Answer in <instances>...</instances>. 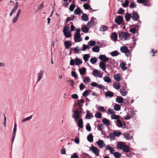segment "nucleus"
I'll use <instances>...</instances> for the list:
<instances>
[{
	"label": "nucleus",
	"mask_w": 158,
	"mask_h": 158,
	"mask_svg": "<svg viewBox=\"0 0 158 158\" xmlns=\"http://www.w3.org/2000/svg\"><path fill=\"white\" fill-rule=\"evenodd\" d=\"M125 145V143L122 142H119L117 144V149L121 150L123 148Z\"/></svg>",
	"instance_id": "obj_18"
},
{
	"label": "nucleus",
	"mask_w": 158,
	"mask_h": 158,
	"mask_svg": "<svg viewBox=\"0 0 158 158\" xmlns=\"http://www.w3.org/2000/svg\"><path fill=\"white\" fill-rule=\"evenodd\" d=\"M17 9L14 7L12 9L11 12H10V16H12L13 14L15 13V12L16 11Z\"/></svg>",
	"instance_id": "obj_61"
},
{
	"label": "nucleus",
	"mask_w": 158,
	"mask_h": 158,
	"mask_svg": "<svg viewBox=\"0 0 158 158\" xmlns=\"http://www.w3.org/2000/svg\"><path fill=\"white\" fill-rule=\"evenodd\" d=\"M113 133L115 136L117 137L119 136L121 134V133L118 131H114Z\"/></svg>",
	"instance_id": "obj_59"
},
{
	"label": "nucleus",
	"mask_w": 158,
	"mask_h": 158,
	"mask_svg": "<svg viewBox=\"0 0 158 158\" xmlns=\"http://www.w3.org/2000/svg\"><path fill=\"white\" fill-rule=\"evenodd\" d=\"M99 67L102 71H105L106 66L105 63L103 61H101L99 64Z\"/></svg>",
	"instance_id": "obj_23"
},
{
	"label": "nucleus",
	"mask_w": 158,
	"mask_h": 158,
	"mask_svg": "<svg viewBox=\"0 0 158 158\" xmlns=\"http://www.w3.org/2000/svg\"><path fill=\"white\" fill-rule=\"evenodd\" d=\"M81 12L80 8H78L76 9L74 11V13L76 15H78L80 14Z\"/></svg>",
	"instance_id": "obj_51"
},
{
	"label": "nucleus",
	"mask_w": 158,
	"mask_h": 158,
	"mask_svg": "<svg viewBox=\"0 0 158 158\" xmlns=\"http://www.w3.org/2000/svg\"><path fill=\"white\" fill-rule=\"evenodd\" d=\"M99 89L104 90L105 89V87L102 85H98L97 87Z\"/></svg>",
	"instance_id": "obj_64"
},
{
	"label": "nucleus",
	"mask_w": 158,
	"mask_h": 158,
	"mask_svg": "<svg viewBox=\"0 0 158 158\" xmlns=\"http://www.w3.org/2000/svg\"><path fill=\"white\" fill-rule=\"evenodd\" d=\"M89 93V90H86L83 93V96L86 99H88V98H86V97L88 96Z\"/></svg>",
	"instance_id": "obj_44"
},
{
	"label": "nucleus",
	"mask_w": 158,
	"mask_h": 158,
	"mask_svg": "<svg viewBox=\"0 0 158 158\" xmlns=\"http://www.w3.org/2000/svg\"><path fill=\"white\" fill-rule=\"evenodd\" d=\"M81 19L82 20L85 21H87L89 20L88 16L85 14H83L82 16Z\"/></svg>",
	"instance_id": "obj_34"
},
{
	"label": "nucleus",
	"mask_w": 158,
	"mask_h": 158,
	"mask_svg": "<svg viewBox=\"0 0 158 158\" xmlns=\"http://www.w3.org/2000/svg\"><path fill=\"white\" fill-rule=\"evenodd\" d=\"M137 2L138 3L143 4L144 6H150L151 5L147 0H137Z\"/></svg>",
	"instance_id": "obj_9"
},
{
	"label": "nucleus",
	"mask_w": 158,
	"mask_h": 158,
	"mask_svg": "<svg viewBox=\"0 0 158 158\" xmlns=\"http://www.w3.org/2000/svg\"><path fill=\"white\" fill-rule=\"evenodd\" d=\"M110 54L113 56H116L119 54V53L117 51H113L110 53Z\"/></svg>",
	"instance_id": "obj_55"
},
{
	"label": "nucleus",
	"mask_w": 158,
	"mask_h": 158,
	"mask_svg": "<svg viewBox=\"0 0 158 158\" xmlns=\"http://www.w3.org/2000/svg\"><path fill=\"white\" fill-rule=\"evenodd\" d=\"M90 61L92 64H94L96 63L97 61V59L95 57H92L91 58Z\"/></svg>",
	"instance_id": "obj_47"
},
{
	"label": "nucleus",
	"mask_w": 158,
	"mask_h": 158,
	"mask_svg": "<svg viewBox=\"0 0 158 158\" xmlns=\"http://www.w3.org/2000/svg\"><path fill=\"white\" fill-rule=\"evenodd\" d=\"M119 38L122 40H126L131 37L130 34L127 32L120 31L118 34Z\"/></svg>",
	"instance_id": "obj_1"
},
{
	"label": "nucleus",
	"mask_w": 158,
	"mask_h": 158,
	"mask_svg": "<svg viewBox=\"0 0 158 158\" xmlns=\"http://www.w3.org/2000/svg\"><path fill=\"white\" fill-rule=\"evenodd\" d=\"M21 9L18 10L16 16L12 20V22L13 23H15L17 21L21 12Z\"/></svg>",
	"instance_id": "obj_13"
},
{
	"label": "nucleus",
	"mask_w": 158,
	"mask_h": 158,
	"mask_svg": "<svg viewBox=\"0 0 158 158\" xmlns=\"http://www.w3.org/2000/svg\"><path fill=\"white\" fill-rule=\"evenodd\" d=\"M79 71L81 75H84L86 73V69L85 68H82L79 69Z\"/></svg>",
	"instance_id": "obj_33"
},
{
	"label": "nucleus",
	"mask_w": 158,
	"mask_h": 158,
	"mask_svg": "<svg viewBox=\"0 0 158 158\" xmlns=\"http://www.w3.org/2000/svg\"><path fill=\"white\" fill-rule=\"evenodd\" d=\"M114 122L116 123V125L119 127L125 129L126 127V124L123 122H122L120 119L117 120Z\"/></svg>",
	"instance_id": "obj_3"
},
{
	"label": "nucleus",
	"mask_w": 158,
	"mask_h": 158,
	"mask_svg": "<svg viewBox=\"0 0 158 158\" xmlns=\"http://www.w3.org/2000/svg\"><path fill=\"white\" fill-rule=\"evenodd\" d=\"M131 17L132 19L134 21H138L139 20V15L137 12L134 11L131 13Z\"/></svg>",
	"instance_id": "obj_7"
},
{
	"label": "nucleus",
	"mask_w": 158,
	"mask_h": 158,
	"mask_svg": "<svg viewBox=\"0 0 158 158\" xmlns=\"http://www.w3.org/2000/svg\"><path fill=\"white\" fill-rule=\"evenodd\" d=\"M94 25V21L93 20H91L88 22L87 24V26L89 27L92 26H93Z\"/></svg>",
	"instance_id": "obj_45"
},
{
	"label": "nucleus",
	"mask_w": 158,
	"mask_h": 158,
	"mask_svg": "<svg viewBox=\"0 0 158 158\" xmlns=\"http://www.w3.org/2000/svg\"><path fill=\"white\" fill-rule=\"evenodd\" d=\"M93 75L96 77L102 78V74H101L98 70L95 69L92 72Z\"/></svg>",
	"instance_id": "obj_10"
},
{
	"label": "nucleus",
	"mask_w": 158,
	"mask_h": 158,
	"mask_svg": "<svg viewBox=\"0 0 158 158\" xmlns=\"http://www.w3.org/2000/svg\"><path fill=\"white\" fill-rule=\"evenodd\" d=\"M112 154L114 155L115 158H120L121 156V154L118 152H113Z\"/></svg>",
	"instance_id": "obj_35"
},
{
	"label": "nucleus",
	"mask_w": 158,
	"mask_h": 158,
	"mask_svg": "<svg viewBox=\"0 0 158 158\" xmlns=\"http://www.w3.org/2000/svg\"><path fill=\"white\" fill-rule=\"evenodd\" d=\"M108 113L109 114H115V112L112 109H108Z\"/></svg>",
	"instance_id": "obj_56"
},
{
	"label": "nucleus",
	"mask_w": 158,
	"mask_h": 158,
	"mask_svg": "<svg viewBox=\"0 0 158 158\" xmlns=\"http://www.w3.org/2000/svg\"><path fill=\"white\" fill-rule=\"evenodd\" d=\"M136 6V4L134 2H132L131 3L129 6L131 8H133L135 7Z\"/></svg>",
	"instance_id": "obj_63"
},
{
	"label": "nucleus",
	"mask_w": 158,
	"mask_h": 158,
	"mask_svg": "<svg viewBox=\"0 0 158 158\" xmlns=\"http://www.w3.org/2000/svg\"><path fill=\"white\" fill-rule=\"evenodd\" d=\"M126 64L125 63L123 62L121 63L120 64V66L123 70H125L127 69V68L126 66Z\"/></svg>",
	"instance_id": "obj_40"
},
{
	"label": "nucleus",
	"mask_w": 158,
	"mask_h": 158,
	"mask_svg": "<svg viewBox=\"0 0 158 158\" xmlns=\"http://www.w3.org/2000/svg\"><path fill=\"white\" fill-rule=\"evenodd\" d=\"M90 57V55L89 54H85L83 56L84 60L85 62L87 61Z\"/></svg>",
	"instance_id": "obj_42"
},
{
	"label": "nucleus",
	"mask_w": 158,
	"mask_h": 158,
	"mask_svg": "<svg viewBox=\"0 0 158 158\" xmlns=\"http://www.w3.org/2000/svg\"><path fill=\"white\" fill-rule=\"evenodd\" d=\"M63 32L66 37L69 38L71 36V31H70L69 29L67 28L66 27H64L63 30Z\"/></svg>",
	"instance_id": "obj_8"
},
{
	"label": "nucleus",
	"mask_w": 158,
	"mask_h": 158,
	"mask_svg": "<svg viewBox=\"0 0 158 158\" xmlns=\"http://www.w3.org/2000/svg\"><path fill=\"white\" fill-rule=\"evenodd\" d=\"M81 29L82 31L85 33H87L89 31V28L85 26L82 27Z\"/></svg>",
	"instance_id": "obj_37"
},
{
	"label": "nucleus",
	"mask_w": 158,
	"mask_h": 158,
	"mask_svg": "<svg viewBox=\"0 0 158 158\" xmlns=\"http://www.w3.org/2000/svg\"><path fill=\"white\" fill-rule=\"evenodd\" d=\"M129 1L128 0H126L125 1V2L122 3V6L124 7H127L129 4Z\"/></svg>",
	"instance_id": "obj_54"
},
{
	"label": "nucleus",
	"mask_w": 158,
	"mask_h": 158,
	"mask_svg": "<svg viewBox=\"0 0 158 158\" xmlns=\"http://www.w3.org/2000/svg\"><path fill=\"white\" fill-rule=\"evenodd\" d=\"M17 130V124L16 123L14 124V129L13 132V135L12 136V142H13L14 140L15 139V135L16 134V131Z\"/></svg>",
	"instance_id": "obj_19"
},
{
	"label": "nucleus",
	"mask_w": 158,
	"mask_h": 158,
	"mask_svg": "<svg viewBox=\"0 0 158 158\" xmlns=\"http://www.w3.org/2000/svg\"><path fill=\"white\" fill-rule=\"evenodd\" d=\"M87 139L89 142H91L93 141V136L91 134H90L87 137Z\"/></svg>",
	"instance_id": "obj_38"
},
{
	"label": "nucleus",
	"mask_w": 158,
	"mask_h": 158,
	"mask_svg": "<svg viewBox=\"0 0 158 158\" xmlns=\"http://www.w3.org/2000/svg\"><path fill=\"white\" fill-rule=\"evenodd\" d=\"M121 108L120 106L118 104H115L114 106V109L116 111H119Z\"/></svg>",
	"instance_id": "obj_50"
},
{
	"label": "nucleus",
	"mask_w": 158,
	"mask_h": 158,
	"mask_svg": "<svg viewBox=\"0 0 158 158\" xmlns=\"http://www.w3.org/2000/svg\"><path fill=\"white\" fill-rule=\"evenodd\" d=\"M104 81L107 83L111 82V80L110 78L108 76H106L103 77Z\"/></svg>",
	"instance_id": "obj_39"
},
{
	"label": "nucleus",
	"mask_w": 158,
	"mask_h": 158,
	"mask_svg": "<svg viewBox=\"0 0 158 158\" xmlns=\"http://www.w3.org/2000/svg\"><path fill=\"white\" fill-rule=\"evenodd\" d=\"M92 51L94 52H98L99 51V47L98 46H95L93 47L92 49Z\"/></svg>",
	"instance_id": "obj_43"
},
{
	"label": "nucleus",
	"mask_w": 158,
	"mask_h": 158,
	"mask_svg": "<svg viewBox=\"0 0 158 158\" xmlns=\"http://www.w3.org/2000/svg\"><path fill=\"white\" fill-rule=\"evenodd\" d=\"M114 94L111 91H108L105 94V96L106 97H112L113 96Z\"/></svg>",
	"instance_id": "obj_31"
},
{
	"label": "nucleus",
	"mask_w": 158,
	"mask_h": 158,
	"mask_svg": "<svg viewBox=\"0 0 158 158\" xmlns=\"http://www.w3.org/2000/svg\"><path fill=\"white\" fill-rule=\"evenodd\" d=\"M98 109L100 111L102 112H104L105 110L103 106H99L98 107Z\"/></svg>",
	"instance_id": "obj_58"
},
{
	"label": "nucleus",
	"mask_w": 158,
	"mask_h": 158,
	"mask_svg": "<svg viewBox=\"0 0 158 158\" xmlns=\"http://www.w3.org/2000/svg\"><path fill=\"white\" fill-rule=\"evenodd\" d=\"M131 14H130L128 13H127L125 15L126 20L127 22L129 21L131 19Z\"/></svg>",
	"instance_id": "obj_27"
},
{
	"label": "nucleus",
	"mask_w": 158,
	"mask_h": 158,
	"mask_svg": "<svg viewBox=\"0 0 158 158\" xmlns=\"http://www.w3.org/2000/svg\"><path fill=\"white\" fill-rule=\"evenodd\" d=\"M121 51L125 53V55L127 56L128 57L129 55V50L128 48L125 46H122L120 48Z\"/></svg>",
	"instance_id": "obj_5"
},
{
	"label": "nucleus",
	"mask_w": 158,
	"mask_h": 158,
	"mask_svg": "<svg viewBox=\"0 0 158 158\" xmlns=\"http://www.w3.org/2000/svg\"><path fill=\"white\" fill-rule=\"evenodd\" d=\"M96 143L100 148H103L105 146L104 141L102 140H99Z\"/></svg>",
	"instance_id": "obj_16"
},
{
	"label": "nucleus",
	"mask_w": 158,
	"mask_h": 158,
	"mask_svg": "<svg viewBox=\"0 0 158 158\" xmlns=\"http://www.w3.org/2000/svg\"><path fill=\"white\" fill-rule=\"evenodd\" d=\"M114 79L116 81L119 82L121 80L120 75L119 74H116L113 76Z\"/></svg>",
	"instance_id": "obj_26"
},
{
	"label": "nucleus",
	"mask_w": 158,
	"mask_h": 158,
	"mask_svg": "<svg viewBox=\"0 0 158 158\" xmlns=\"http://www.w3.org/2000/svg\"><path fill=\"white\" fill-rule=\"evenodd\" d=\"M113 87L116 89H119L120 87V84L117 82H114L113 84Z\"/></svg>",
	"instance_id": "obj_32"
},
{
	"label": "nucleus",
	"mask_w": 158,
	"mask_h": 158,
	"mask_svg": "<svg viewBox=\"0 0 158 158\" xmlns=\"http://www.w3.org/2000/svg\"><path fill=\"white\" fill-rule=\"evenodd\" d=\"M93 117V115L90 113L87 112L85 116V118L86 119H89L91 117Z\"/></svg>",
	"instance_id": "obj_48"
},
{
	"label": "nucleus",
	"mask_w": 158,
	"mask_h": 158,
	"mask_svg": "<svg viewBox=\"0 0 158 158\" xmlns=\"http://www.w3.org/2000/svg\"><path fill=\"white\" fill-rule=\"evenodd\" d=\"M75 64L77 65L81 64L82 63V61L81 59H78L77 57L75 58Z\"/></svg>",
	"instance_id": "obj_30"
},
{
	"label": "nucleus",
	"mask_w": 158,
	"mask_h": 158,
	"mask_svg": "<svg viewBox=\"0 0 158 158\" xmlns=\"http://www.w3.org/2000/svg\"><path fill=\"white\" fill-rule=\"evenodd\" d=\"M102 122L107 126H110L111 125L110 121L105 118L102 119Z\"/></svg>",
	"instance_id": "obj_25"
},
{
	"label": "nucleus",
	"mask_w": 158,
	"mask_h": 158,
	"mask_svg": "<svg viewBox=\"0 0 158 158\" xmlns=\"http://www.w3.org/2000/svg\"><path fill=\"white\" fill-rule=\"evenodd\" d=\"M44 75V71L43 70H40L38 74V77L37 82V83L39 82L42 78Z\"/></svg>",
	"instance_id": "obj_21"
},
{
	"label": "nucleus",
	"mask_w": 158,
	"mask_h": 158,
	"mask_svg": "<svg viewBox=\"0 0 158 158\" xmlns=\"http://www.w3.org/2000/svg\"><path fill=\"white\" fill-rule=\"evenodd\" d=\"M75 6L74 4H71L69 7L70 10L71 11H73L75 8Z\"/></svg>",
	"instance_id": "obj_62"
},
{
	"label": "nucleus",
	"mask_w": 158,
	"mask_h": 158,
	"mask_svg": "<svg viewBox=\"0 0 158 158\" xmlns=\"http://www.w3.org/2000/svg\"><path fill=\"white\" fill-rule=\"evenodd\" d=\"M122 150L123 151L127 153L129 152L130 151V150L129 146L127 145H125L123 148Z\"/></svg>",
	"instance_id": "obj_22"
},
{
	"label": "nucleus",
	"mask_w": 158,
	"mask_h": 158,
	"mask_svg": "<svg viewBox=\"0 0 158 158\" xmlns=\"http://www.w3.org/2000/svg\"><path fill=\"white\" fill-rule=\"evenodd\" d=\"M32 115H31L29 117L23 119L22 120V123L30 120L32 118Z\"/></svg>",
	"instance_id": "obj_46"
},
{
	"label": "nucleus",
	"mask_w": 158,
	"mask_h": 158,
	"mask_svg": "<svg viewBox=\"0 0 158 158\" xmlns=\"http://www.w3.org/2000/svg\"><path fill=\"white\" fill-rule=\"evenodd\" d=\"M64 45L66 49H68L71 46L72 44L70 41H66L64 42Z\"/></svg>",
	"instance_id": "obj_24"
},
{
	"label": "nucleus",
	"mask_w": 158,
	"mask_h": 158,
	"mask_svg": "<svg viewBox=\"0 0 158 158\" xmlns=\"http://www.w3.org/2000/svg\"><path fill=\"white\" fill-rule=\"evenodd\" d=\"M110 38L111 40L114 41H116L117 40L118 36L115 32H114L111 34Z\"/></svg>",
	"instance_id": "obj_15"
},
{
	"label": "nucleus",
	"mask_w": 158,
	"mask_h": 158,
	"mask_svg": "<svg viewBox=\"0 0 158 158\" xmlns=\"http://www.w3.org/2000/svg\"><path fill=\"white\" fill-rule=\"evenodd\" d=\"M124 11V10L123 9L121 8H119L117 12V13L118 14H121L122 13H123Z\"/></svg>",
	"instance_id": "obj_60"
},
{
	"label": "nucleus",
	"mask_w": 158,
	"mask_h": 158,
	"mask_svg": "<svg viewBox=\"0 0 158 158\" xmlns=\"http://www.w3.org/2000/svg\"><path fill=\"white\" fill-rule=\"evenodd\" d=\"M105 147V148L106 150H109L110 151V152L111 154H112L113 153V152L114 151V148L111 147L110 145H106L104 146Z\"/></svg>",
	"instance_id": "obj_17"
},
{
	"label": "nucleus",
	"mask_w": 158,
	"mask_h": 158,
	"mask_svg": "<svg viewBox=\"0 0 158 158\" xmlns=\"http://www.w3.org/2000/svg\"><path fill=\"white\" fill-rule=\"evenodd\" d=\"M107 27L106 26L102 25L100 28V30L102 31H105L107 30Z\"/></svg>",
	"instance_id": "obj_49"
},
{
	"label": "nucleus",
	"mask_w": 158,
	"mask_h": 158,
	"mask_svg": "<svg viewBox=\"0 0 158 158\" xmlns=\"http://www.w3.org/2000/svg\"><path fill=\"white\" fill-rule=\"evenodd\" d=\"M123 17L120 15L117 16L115 19V22L118 25L121 24L123 22Z\"/></svg>",
	"instance_id": "obj_12"
},
{
	"label": "nucleus",
	"mask_w": 158,
	"mask_h": 158,
	"mask_svg": "<svg viewBox=\"0 0 158 158\" xmlns=\"http://www.w3.org/2000/svg\"><path fill=\"white\" fill-rule=\"evenodd\" d=\"M95 44L96 42L94 41L91 40L88 42V45L91 47L95 46Z\"/></svg>",
	"instance_id": "obj_53"
},
{
	"label": "nucleus",
	"mask_w": 158,
	"mask_h": 158,
	"mask_svg": "<svg viewBox=\"0 0 158 158\" xmlns=\"http://www.w3.org/2000/svg\"><path fill=\"white\" fill-rule=\"evenodd\" d=\"M141 23V22L139 20L137 23L135 25V27L133 28L130 29L129 31L133 34H135V32L138 33L139 28L140 27Z\"/></svg>",
	"instance_id": "obj_2"
},
{
	"label": "nucleus",
	"mask_w": 158,
	"mask_h": 158,
	"mask_svg": "<svg viewBox=\"0 0 158 158\" xmlns=\"http://www.w3.org/2000/svg\"><path fill=\"white\" fill-rule=\"evenodd\" d=\"M121 94L123 96H126L127 94V91L124 89H121L120 91Z\"/></svg>",
	"instance_id": "obj_52"
},
{
	"label": "nucleus",
	"mask_w": 158,
	"mask_h": 158,
	"mask_svg": "<svg viewBox=\"0 0 158 158\" xmlns=\"http://www.w3.org/2000/svg\"><path fill=\"white\" fill-rule=\"evenodd\" d=\"M90 150L92 151L96 156H98L99 155L100 150L96 147L92 146L91 147Z\"/></svg>",
	"instance_id": "obj_6"
},
{
	"label": "nucleus",
	"mask_w": 158,
	"mask_h": 158,
	"mask_svg": "<svg viewBox=\"0 0 158 158\" xmlns=\"http://www.w3.org/2000/svg\"><path fill=\"white\" fill-rule=\"evenodd\" d=\"M77 125L79 127V128L78 129L79 130L80 128H83V122L82 119L81 118L79 119L77 122Z\"/></svg>",
	"instance_id": "obj_20"
},
{
	"label": "nucleus",
	"mask_w": 158,
	"mask_h": 158,
	"mask_svg": "<svg viewBox=\"0 0 158 158\" xmlns=\"http://www.w3.org/2000/svg\"><path fill=\"white\" fill-rule=\"evenodd\" d=\"M123 98L119 96H117L116 98V102L119 103H122L123 102Z\"/></svg>",
	"instance_id": "obj_28"
},
{
	"label": "nucleus",
	"mask_w": 158,
	"mask_h": 158,
	"mask_svg": "<svg viewBox=\"0 0 158 158\" xmlns=\"http://www.w3.org/2000/svg\"><path fill=\"white\" fill-rule=\"evenodd\" d=\"M111 118L112 119H116L117 120L120 119V116L115 115V114H113L111 115Z\"/></svg>",
	"instance_id": "obj_36"
},
{
	"label": "nucleus",
	"mask_w": 158,
	"mask_h": 158,
	"mask_svg": "<svg viewBox=\"0 0 158 158\" xmlns=\"http://www.w3.org/2000/svg\"><path fill=\"white\" fill-rule=\"evenodd\" d=\"M124 137L127 140H129L131 139V136L129 134L125 133L123 134Z\"/></svg>",
	"instance_id": "obj_41"
},
{
	"label": "nucleus",
	"mask_w": 158,
	"mask_h": 158,
	"mask_svg": "<svg viewBox=\"0 0 158 158\" xmlns=\"http://www.w3.org/2000/svg\"><path fill=\"white\" fill-rule=\"evenodd\" d=\"M73 117L74 118L75 121H77L80 118L81 116L80 115V112L78 110H75L73 111Z\"/></svg>",
	"instance_id": "obj_4"
},
{
	"label": "nucleus",
	"mask_w": 158,
	"mask_h": 158,
	"mask_svg": "<svg viewBox=\"0 0 158 158\" xmlns=\"http://www.w3.org/2000/svg\"><path fill=\"white\" fill-rule=\"evenodd\" d=\"M99 59L103 62H106L109 60V58L107 57L105 55H100L99 57Z\"/></svg>",
	"instance_id": "obj_14"
},
{
	"label": "nucleus",
	"mask_w": 158,
	"mask_h": 158,
	"mask_svg": "<svg viewBox=\"0 0 158 158\" xmlns=\"http://www.w3.org/2000/svg\"><path fill=\"white\" fill-rule=\"evenodd\" d=\"M102 115V114L100 112H98L95 113V116L97 118H101Z\"/></svg>",
	"instance_id": "obj_57"
},
{
	"label": "nucleus",
	"mask_w": 158,
	"mask_h": 158,
	"mask_svg": "<svg viewBox=\"0 0 158 158\" xmlns=\"http://www.w3.org/2000/svg\"><path fill=\"white\" fill-rule=\"evenodd\" d=\"M83 82L86 85L90 82V79L89 77H86L84 78L83 79Z\"/></svg>",
	"instance_id": "obj_29"
},
{
	"label": "nucleus",
	"mask_w": 158,
	"mask_h": 158,
	"mask_svg": "<svg viewBox=\"0 0 158 158\" xmlns=\"http://www.w3.org/2000/svg\"><path fill=\"white\" fill-rule=\"evenodd\" d=\"M74 40L75 42H79L82 40V39L81 34H75L74 36Z\"/></svg>",
	"instance_id": "obj_11"
}]
</instances>
